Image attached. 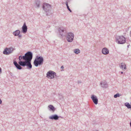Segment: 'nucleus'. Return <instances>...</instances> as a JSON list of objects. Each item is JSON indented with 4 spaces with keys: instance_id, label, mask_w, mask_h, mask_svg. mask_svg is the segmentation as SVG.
I'll list each match as a JSON object with an SVG mask.
<instances>
[{
    "instance_id": "nucleus-11",
    "label": "nucleus",
    "mask_w": 131,
    "mask_h": 131,
    "mask_svg": "<svg viewBox=\"0 0 131 131\" xmlns=\"http://www.w3.org/2000/svg\"><path fill=\"white\" fill-rule=\"evenodd\" d=\"M102 52L103 54L106 55L109 53V50L107 48L105 47L102 49Z\"/></svg>"
},
{
    "instance_id": "nucleus-15",
    "label": "nucleus",
    "mask_w": 131,
    "mask_h": 131,
    "mask_svg": "<svg viewBox=\"0 0 131 131\" xmlns=\"http://www.w3.org/2000/svg\"><path fill=\"white\" fill-rule=\"evenodd\" d=\"M100 84L101 87L106 88L107 86V83L105 81H102L100 83Z\"/></svg>"
},
{
    "instance_id": "nucleus-34",
    "label": "nucleus",
    "mask_w": 131,
    "mask_h": 131,
    "mask_svg": "<svg viewBox=\"0 0 131 131\" xmlns=\"http://www.w3.org/2000/svg\"><path fill=\"white\" fill-rule=\"evenodd\" d=\"M129 47V46H128H128H127V47Z\"/></svg>"
},
{
    "instance_id": "nucleus-7",
    "label": "nucleus",
    "mask_w": 131,
    "mask_h": 131,
    "mask_svg": "<svg viewBox=\"0 0 131 131\" xmlns=\"http://www.w3.org/2000/svg\"><path fill=\"white\" fill-rule=\"evenodd\" d=\"M15 50V48L11 47L9 48H6L3 51V53L8 55L12 53Z\"/></svg>"
},
{
    "instance_id": "nucleus-23",
    "label": "nucleus",
    "mask_w": 131,
    "mask_h": 131,
    "mask_svg": "<svg viewBox=\"0 0 131 131\" xmlns=\"http://www.w3.org/2000/svg\"><path fill=\"white\" fill-rule=\"evenodd\" d=\"M66 6L67 7V8L68 9L70 8L69 6H68V1H66Z\"/></svg>"
},
{
    "instance_id": "nucleus-17",
    "label": "nucleus",
    "mask_w": 131,
    "mask_h": 131,
    "mask_svg": "<svg viewBox=\"0 0 131 131\" xmlns=\"http://www.w3.org/2000/svg\"><path fill=\"white\" fill-rule=\"evenodd\" d=\"M49 110L50 111H52L54 112L55 110V109L53 106L52 105H49L48 106Z\"/></svg>"
},
{
    "instance_id": "nucleus-9",
    "label": "nucleus",
    "mask_w": 131,
    "mask_h": 131,
    "mask_svg": "<svg viewBox=\"0 0 131 131\" xmlns=\"http://www.w3.org/2000/svg\"><path fill=\"white\" fill-rule=\"evenodd\" d=\"M27 27L25 23H24L22 27V31L24 34L26 33L27 31Z\"/></svg>"
},
{
    "instance_id": "nucleus-18",
    "label": "nucleus",
    "mask_w": 131,
    "mask_h": 131,
    "mask_svg": "<svg viewBox=\"0 0 131 131\" xmlns=\"http://www.w3.org/2000/svg\"><path fill=\"white\" fill-rule=\"evenodd\" d=\"M40 2L39 1L37 0L36 1L35 3L36 7L39 8L40 6Z\"/></svg>"
},
{
    "instance_id": "nucleus-2",
    "label": "nucleus",
    "mask_w": 131,
    "mask_h": 131,
    "mask_svg": "<svg viewBox=\"0 0 131 131\" xmlns=\"http://www.w3.org/2000/svg\"><path fill=\"white\" fill-rule=\"evenodd\" d=\"M43 62V59L42 57L37 56L34 61V64L36 67H37L38 65H42Z\"/></svg>"
},
{
    "instance_id": "nucleus-13",
    "label": "nucleus",
    "mask_w": 131,
    "mask_h": 131,
    "mask_svg": "<svg viewBox=\"0 0 131 131\" xmlns=\"http://www.w3.org/2000/svg\"><path fill=\"white\" fill-rule=\"evenodd\" d=\"M119 67L122 70L126 69V64L123 62L120 63L119 64Z\"/></svg>"
},
{
    "instance_id": "nucleus-28",
    "label": "nucleus",
    "mask_w": 131,
    "mask_h": 131,
    "mask_svg": "<svg viewBox=\"0 0 131 131\" xmlns=\"http://www.w3.org/2000/svg\"><path fill=\"white\" fill-rule=\"evenodd\" d=\"M10 74L11 75H12V74H13V73H11V72H10Z\"/></svg>"
},
{
    "instance_id": "nucleus-12",
    "label": "nucleus",
    "mask_w": 131,
    "mask_h": 131,
    "mask_svg": "<svg viewBox=\"0 0 131 131\" xmlns=\"http://www.w3.org/2000/svg\"><path fill=\"white\" fill-rule=\"evenodd\" d=\"M66 30V28L64 27H61L59 28L58 29V30L62 36L63 35V33Z\"/></svg>"
},
{
    "instance_id": "nucleus-26",
    "label": "nucleus",
    "mask_w": 131,
    "mask_h": 131,
    "mask_svg": "<svg viewBox=\"0 0 131 131\" xmlns=\"http://www.w3.org/2000/svg\"><path fill=\"white\" fill-rule=\"evenodd\" d=\"M2 69L0 67V74H1L2 73Z\"/></svg>"
},
{
    "instance_id": "nucleus-14",
    "label": "nucleus",
    "mask_w": 131,
    "mask_h": 131,
    "mask_svg": "<svg viewBox=\"0 0 131 131\" xmlns=\"http://www.w3.org/2000/svg\"><path fill=\"white\" fill-rule=\"evenodd\" d=\"M13 63L17 68L18 69L21 70L22 69V68L21 66V65L19 64L16 61H14Z\"/></svg>"
},
{
    "instance_id": "nucleus-25",
    "label": "nucleus",
    "mask_w": 131,
    "mask_h": 131,
    "mask_svg": "<svg viewBox=\"0 0 131 131\" xmlns=\"http://www.w3.org/2000/svg\"><path fill=\"white\" fill-rule=\"evenodd\" d=\"M68 10L71 12H72V11L70 9V8L68 9Z\"/></svg>"
},
{
    "instance_id": "nucleus-20",
    "label": "nucleus",
    "mask_w": 131,
    "mask_h": 131,
    "mask_svg": "<svg viewBox=\"0 0 131 131\" xmlns=\"http://www.w3.org/2000/svg\"><path fill=\"white\" fill-rule=\"evenodd\" d=\"M125 105L127 107V108L131 109V105H130L129 103L128 102L125 103Z\"/></svg>"
},
{
    "instance_id": "nucleus-33",
    "label": "nucleus",
    "mask_w": 131,
    "mask_h": 131,
    "mask_svg": "<svg viewBox=\"0 0 131 131\" xmlns=\"http://www.w3.org/2000/svg\"><path fill=\"white\" fill-rule=\"evenodd\" d=\"M130 36L131 37V31L130 32Z\"/></svg>"
},
{
    "instance_id": "nucleus-21",
    "label": "nucleus",
    "mask_w": 131,
    "mask_h": 131,
    "mask_svg": "<svg viewBox=\"0 0 131 131\" xmlns=\"http://www.w3.org/2000/svg\"><path fill=\"white\" fill-rule=\"evenodd\" d=\"M120 96V94H119L118 93H117L116 94L114 95V98H116L118 97H119Z\"/></svg>"
},
{
    "instance_id": "nucleus-24",
    "label": "nucleus",
    "mask_w": 131,
    "mask_h": 131,
    "mask_svg": "<svg viewBox=\"0 0 131 131\" xmlns=\"http://www.w3.org/2000/svg\"><path fill=\"white\" fill-rule=\"evenodd\" d=\"M22 59H23V56H20L19 57V59L20 60V61H21V60Z\"/></svg>"
},
{
    "instance_id": "nucleus-8",
    "label": "nucleus",
    "mask_w": 131,
    "mask_h": 131,
    "mask_svg": "<svg viewBox=\"0 0 131 131\" xmlns=\"http://www.w3.org/2000/svg\"><path fill=\"white\" fill-rule=\"evenodd\" d=\"M91 98L95 104H98V100L97 96L94 95H92L91 96Z\"/></svg>"
},
{
    "instance_id": "nucleus-31",
    "label": "nucleus",
    "mask_w": 131,
    "mask_h": 131,
    "mask_svg": "<svg viewBox=\"0 0 131 131\" xmlns=\"http://www.w3.org/2000/svg\"><path fill=\"white\" fill-rule=\"evenodd\" d=\"M93 131H99L98 130H94Z\"/></svg>"
},
{
    "instance_id": "nucleus-30",
    "label": "nucleus",
    "mask_w": 131,
    "mask_h": 131,
    "mask_svg": "<svg viewBox=\"0 0 131 131\" xmlns=\"http://www.w3.org/2000/svg\"><path fill=\"white\" fill-rule=\"evenodd\" d=\"M130 126L131 127V122H130Z\"/></svg>"
},
{
    "instance_id": "nucleus-29",
    "label": "nucleus",
    "mask_w": 131,
    "mask_h": 131,
    "mask_svg": "<svg viewBox=\"0 0 131 131\" xmlns=\"http://www.w3.org/2000/svg\"><path fill=\"white\" fill-rule=\"evenodd\" d=\"M81 83V82L80 81H78V84H79L80 83Z\"/></svg>"
},
{
    "instance_id": "nucleus-1",
    "label": "nucleus",
    "mask_w": 131,
    "mask_h": 131,
    "mask_svg": "<svg viewBox=\"0 0 131 131\" xmlns=\"http://www.w3.org/2000/svg\"><path fill=\"white\" fill-rule=\"evenodd\" d=\"M33 54L32 53L29 51L26 53L24 56H23V59L24 61H20L18 63L22 66H27V68L30 69L32 68V65L31 61L32 58Z\"/></svg>"
},
{
    "instance_id": "nucleus-5",
    "label": "nucleus",
    "mask_w": 131,
    "mask_h": 131,
    "mask_svg": "<svg viewBox=\"0 0 131 131\" xmlns=\"http://www.w3.org/2000/svg\"><path fill=\"white\" fill-rule=\"evenodd\" d=\"M74 35L73 33L70 32L68 33L66 36L67 41L69 42H72L74 40Z\"/></svg>"
},
{
    "instance_id": "nucleus-3",
    "label": "nucleus",
    "mask_w": 131,
    "mask_h": 131,
    "mask_svg": "<svg viewBox=\"0 0 131 131\" xmlns=\"http://www.w3.org/2000/svg\"><path fill=\"white\" fill-rule=\"evenodd\" d=\"M116 41L118 44H123L126 42V39L123 36H118L116 37Z\"/></svg>"
},
{
    "instance_id": "nucleus-27",
    "label": "nucleus",
    "mask_w": 131,
    "mask_h": 131,
    "mask_svg": "<svg viewBox=\"0 0 131 131\" xmlns=\"http://www.w3.org/2000/svg\"><path fill=\"white\" fill-rule=\"evenodd\" d=\"M64 68V67L63 66H62L61 67V68L62 69H63Z\"/></svg>"
},
{
    "instance_id": "nucleus-19",
    "label": "nucleus",
    "mask_w": 131,
    "mask_h": 131,
    "mask_svg": "<svg viewBox=\"0 0 131 131\" xmlns=\"http://www.w3.org/2000/svg\"><path fill=\"white\" fill-rule=\"evenodd\" d=\"M74 52L75 53L78 54L80 53V51L79 49H76L74 50Z\"/></svg>"
},
{
    "instance_id": "nucleus-6",
    "label": "nucleus",
    "mask_w": 131,
    "mask_h": 131,
    "mask_svg": "<svg viewBox=\"0 0 131 131\" xmlns=\"http://www.w3.org/2000/svg\"><path fill=\"white\" fill-rule=\"evenodd\" d=\"M42 7L44 11L47 13L50 10L51 6L49 4L45 3L43 4Z\"/></svg>"
},
{
    "instance_id": "nucleus-22",
    "label": "nucleus",
    "mask_w": 131,
    "mask_h": 131,
    "mask_svg": "<svg viewBox=\"0 0 131 131\" xmlns=\"http://www.w3.org/2000/svg\"><path fill=\"white\" fill-rule=\"evenodd\" d=\"M18 38L20 39H21L22 38V35L21 34H19L18 35Z\"/></svg>"
},
{
    "instance_id": "nucleus-4",
    "label": "nucleus",
    "mask_w": 131,
    "mask_h": 131,
    "mask_svg": "<svg viewBox=\"0 0 131 131\" xmlns=\"http://www.w3.org/2000/svg\"><path fill=\"white\" fill-rule=\"evenodd\" d=\"M47 77L50 79H53L56 77V73L53 71L50 70L48 71L46 74Z\"/></svg>"
},
{
    "instance_id": "nucleus-16",
    "label": "nucleus",
    "mask_w": 131,
    "mask_h": 131,
    "mask_svg": "<svg viewBox=\"0 0 131 131\" xmlns=\"http://www.w3.org/2000/svg\"><path fill=\"white\" fill-rule=\"evenodd\" d=\"M20 33V31L19 30H17L13 31V34L14 36H17Z\"/></svg>"
},
{
    "instance_id": "nucleus-10",
    "label": "nucleus",
    "mask_w": 131,
    "mask_h": 131,
    "mask_svg": "<svg viewBox=\"0 0 131 131\" xmlns=\"http://www.w3.org/2000/svg\"><path fill=\"white\" fill-rule=\"evenodd\" d=\"M59 117H60L58 116V115L56 114H54L50 116L49 118L51 119H53L55 120H56L58 119Z\"/></svg>"
},
{
    "instance_id": "nucleus-32",
    "label": "nucleus",
    "mask_w": 131,
    "mask_h": 131,
    "mask_svg": "<svg viewBox=\"0 0 131 131\" xmlns=\"http://www.w3.org/2000/svg\"><path fill=\"white\" fill-rule=\"evenodd\" d=\"M121 74H123V72H121Z\"/></svg>"
},
{
    "instance_id": "nucleus-35",
    "label": "nucleus",
    "mask_w": 131,
    "mask_h": 131,
    "mask_svg": "<svg viewBox=\"0 0 131 131\" xmlns=\"http://www.w3.org/2000/svg\"><path fill=\"white\" fill-rule=\"evenodd\" d=\"M61 117L62 118H63L62 117Z\"/></svg>"
}]
</instances>
